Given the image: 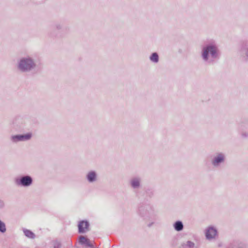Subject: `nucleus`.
<instances>
[{
    "label": "nucleus",
    "instance_id": "obj_10",
    "mask_svg": "<svg viewBox=\"0 0 248 248\" xmlns=\"http://www.w3.org/2000/svg\"><path fill=\"white\" fill-rule=\"evenodd\" d=\"M131 184L133 188H138L140 185V179L138 178H133L131 181Z\"/></svg>",
    "mask_w": 248,
    "mask_h": 248
},
{
    "label": "nucleus",
    "instance_id": "obj_3",
    "mask_svg": "<svg viewBox=\"0 0 248 248\" xmlns=\"http://www.w3.org/2000/svg\"><path fill=\"white\" fill-rule=\"evenodd\" d=\"M32 136L31 133H28L25 135H17L12 136L11 140L13 142L16 143L18 141H23L29 140Z\"/></svg>",
    "mask_w": 248,
    "mask_h": 248
},
{
    "label": "nucleus",
    "instance_id": "obj_17",
    "mask_svg": "<svg viewBox=\"0 0 248 248\" xmlns=\"http://www.w3.org/2000/svg\"><path fill=\"white\" fill-rule=\"evenodd\" d=\"M246 55L248 57V49L247 52H246Z\"/></svg>",
    "mask_w": 248,
    "mask_h": 248
},
{
    "label": "nucleus",
    "instance_id": "obj_9",
    "mask_svg": "<svg viewBox=\"0 0 248 248\" xmlns=\"http://www.w3.org/2000/svg\"><path fill=\"white\" fill-rule=\"evenodd\" d=\"M96 175L94 171H90L87 175V178L89 182H92L96 180Z\"/></svg>",
    "mask_w": 248,
    "mask_h": 248
},
{
    "label": "nucleus",
    "instance_id": "obj_14",
    "mask_svg": "<svg viewBox=\"0 0 248 248\" xmlns=\"http://www.w3.org/2000/svg\"><path fill=\"white\" fill-rule=\"evenodd\" d=\"M194 243L190 241L186 242V243L184 245V247L186 248H194Z\"/></svg>",
    "mask_w": 248,
    "mask_h": 248
},
{
    "label": "nucleus",
    "instance_id": "obj_5",
    "mask_svg": "<svg viewBox=\"0 0 248 248\" xmlns=\"http://www.w3.org/2000/svg\"><path fill=\"white\" fill-rule=\"evenodd\" d=\"M217 235V230L213 227L210 226L205 230V236L208 240L215 239Z\"/></svg>",
    "mask_w": 248,
    "mask_h": 248
},
{
    "label": "nucleus",
    "instance_id": "obj_7",
    "mask_svg": "<svg viewBox=\"0 0 248 248\" xmlns=\"http://www.w3.org/2000/svg\"><path fill=\"white\" fill-rule=\"evenodd\" d=\"M224 160V155L222 154H219L216 157L213 161V164L214 166H217L219 163L223 162Z\"/></svg>",
    "mask_w": 248,
    "mask_h": 248
},
{
    "label": "nucleus",
    "instance_id": "obj_8",
    "mask_svg": "<svg viewBox=\"0 0 248 248\" xmlns=\"http://www.w3.org/2000/svg\"><path fill=\"white\" fill-rule=\"evenodd\" d=\"M79 242L81 244H85L86 246L93 248V246L91 244L89 239H87L83 236H80L79 237Z\"/></svg>",
    "mask_w": 248,
    "mask_h": 248
},
{
    "label": "nucleus",
    "instance_id": "obj_13",
    "mask_svg": "<svg viewBox=\"0 0 248 248\" xmlns=\"http://www.w3.org/2000/svg\"><path fill=\"white\" fill-rule=\"evenodd\" d=\"M150 59L154 62H157L158 61V56L156 53H154L150 56Z\"/></svg>",
    "mask_w": 248,
    "mask_h": 248
},
{
    "label": "nucleus",
    "instance_id": "obj_16",
    "mask_svg": "<svg viewBox=\"0 0 248 248\" xmlns=\"http://www.w3.org/2000/svg\"><path fill=\"white\" fill-rule=\"evenodd\" d=\"M3 205H4L3 202L1 201H0V207H3Z\"/></svg>",
    "mask_w": 248,
    "mask_h": 248
},
{
    "label": "nucleus",
    "instance_id": "obj_2",
    "mask_svg": "<svg viewBox=\"0 0 248 248\" xmlns=\"http://www.w3.org/2000/svg\"><path fill=\"white\" fill-rule=\"evenodd\" d=\"M34 65V63L31 59L23 58L19 62L18 68L22 71H26L30 70Z\"/></svg>",
    "mask_w": 248,
    "mask_h": 248
},
{
    "label": "nucleus",
    "instance_id": "obj_11",
    "mask_svg": "<svg viewBox=\"0 0 248 248\" xmlns=\"http://www.w3.org/2000/svg\"><path fill=\"white\" fill-rule=\"evenodd\" d=\"M23 232L25 236L29 238L34 239L35 237V234L29 230L24 229Z\"/></svg>",
    "mask_w": 248,
    "mask_h": 248
},
{
    "label": "nucleus",
    "instance_id": "obj_12",
    "mask_svg": "<svg viewBox=\"0 0 248 248\" xmlns=\"http://www.w3.org/2000/svg\"><path fill=\"white\" fill-rule=\"evenodd\" d=\"M175 229L177 231H180L183 229V225L182 222L178 221L174 225Z\"/></svg>",
    "mask_w": 248,
    "mask_h": 248
},
{
    "label": "nucleus",
    "instance_id": "obj_4",
    "mask_svg": "<svg viewBox=\"0 0 248 248\" xmlns=\"http://www.w3.org/2000/svg\"><path fill=\"white\" fill-rule=\"evenodd\" d=\"M32 178L29 176L22 177L20 179L16 180V184L23 186H29L32 184Z\"/></svg>",
    "mask_w": 248,
    "mask_h": 248
},
{
    "label": "nucleus",
    "instance_id": "obj_15",
    "mask_svg": "<svg viewBox=\"0 0 248 248\" xmlns=\"http://www.w3.org/2000/svg\"><path fill=\"white\" fill-rule=\"evenodd\" d=\"M6 227L4 222L0 220V232L3 233L6 232Z\"/></svg>",
    "mask_w": 248,
    "mask_h": 248
},
{
    "label": "nucleus",
    "instance_id": "obj_1",
    "mask_svg": "<svg viewBox=\"0 0 248 248\" xmlns=\"http://www.w3.org/2000/svg\"><path fill=\"white\" fill-rule=\"evenodd\" d=\"M209 54L213 58H216L217 57V50L215 46L209 45L203 48L202 56L205 61L208 59V55Z\"/></svg>",
    "mask_w": 248,
    "mask_h": 248
},
{
    "label": "nucleus",
    "instance_id": "obj_6",
    "mask_svg": "<svg viewBox=\"0 0 248 248\" xmlns=\"http://www.w3.org/2000/svg\"><path fill=\"white\" fill-rule=\"evenodd\" d=\"M89 223L86 221H81L79 222L78 228L80 233H84L89 230Z\"/></svg>",
    "mask_w": 248,
    "mask_h": 248
}]
</instances>
